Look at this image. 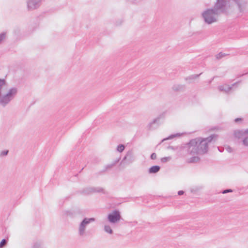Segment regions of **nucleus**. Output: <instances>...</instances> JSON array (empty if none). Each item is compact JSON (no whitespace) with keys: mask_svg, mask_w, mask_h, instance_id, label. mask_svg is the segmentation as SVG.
<instances>
[{"mask_svg":"<svg viewBox=\"0 0 248 248\" xmlns=\"http://www.w3.org/2000/svg\"><path fill=\"white\" fill-rule=\"evenodd\" d=\"M226 55H227V54H226V53H222V52H220V53H219L218 54H217L216 55V58L217 59H220L226 56Z\"/></svg>","mask_w":248,"mask_h":248,"instance_id":"28","label":"nucleus"},{"mask_svg":"<svg viewBox=\"0 0 248 248\" xmlns=\"http://www.w3.org/2000/svg\"><path fill=\"white\" fill-rule=\"evenodd\" d=\"M242 121V119L241 118H236L235 120H234V122L235 123H238L239 122H240V121Z\"/></svg>","mask_w":248,"mask_h":248,"instance_id":"33","label":"nucleus"},{"mask_svg":"<svg viewBox=\"0 0 248 248\" xmlns=\"http://www.w3.org/2000/svg\"><path fill=\"white\" fill-rule=\"evenodd\" d=\"M235 7V12L242 16L247 12L248 8V0H232Z\"/></svg>","mask_w":248,"mask_h":248,"instance_id":"6","label":"nucleus"},{"mask_svg":"<svg viewBox=\"0 0 248 248\" xmlns=\"http://www.w3.org/2000/svg\"><path fill=\"white\" fill-rule=\"evenodd\" d=\"M8 240L3 239L0 242V248H3L7 244Z\"/></svg>","mask_w":248,"mask_h":248,"instance_id":"25","label":"nucleus"},{"mask_svg":"<svg viewBox=\"0 0 248 248\" xmlns=\"http://www.w3.org/2000/svg\"><path fill=\"white\" fill-rule=\"evenodd\" d=\"M135 160V156L134 152L132 150H130L127 152L126 155L121 162L120 165L125 164L126 165H129L133 162Z\"/></svg>","mask_w":248,"mask_h":248,"instance_id":"8","label":"nucleus"},{"mask_svg":"<svg viewBox=\"0 0 248 248\" xmlns=\"http://www.w3.org/2000/svg\"><path fill=\"white\" fill-rule=\"evenodd\" d=\"M200 160V158L198 156H194L190 157L188 160V162L190 163H197L199 162Z\"/></svg>","mask_w":248,"mask_h":248,"instance_id":"19","label":"nucleus"},{"mask_svg":"<svg viewBox=\"0 0 248 248\" xmlns=\"http://www.w3.org/2000/svg\"><path fill=\"white\" fill-rule=\"evenodd\" d=\"M171 159V156L164 157L161 158V161L162 163H166Z\"/></svg>","mask_w":248,"mask_h":248,"instance_id":"27","label":"nucleus"},{"mask_svg":"<svg viewBox=\"0 0 248 248\" xmlns=\"http://www.w3.org/2000/svg\"><path fill=\"white\" fill-rule=\"evenodd\" d=\"M247 134L248 135V128L245 130L244 131H236L234 132L235 136L238 138H240L241 136H243ZM243 143L244 145L248 146V136H246L244 137L243 140Z\"/></svg>","mask_w":248,"mask_h":248,"instance_id":"12","label":"nucleus"},{"mask_svg":"<svg viewBox=\"0 0 248 248\" xmlns=\"http://www.w3.org/2000/svg\"><path fill=\"white\" fill-rule=\"evenodd\" d=\"M32 248H45L41 241H37L34 243Z\"/></svg>","mask_w":248,"mask_h":248,"instance_id":"21","label":"nucleus"},{"mask_svg":"<svg viewBox=\"0 0 248 248\" xmlns=\"http://www.w3.org/2000/svg\"><path fill=\"white\" fill-rule=\"evenodd\" d=\"M95 221L94 217H84L78 225V234L80 237L85 236L86 235V229L87 226L91 222Z\"/></svg>","mask_w":248,"mask_h":248,"instance_id":"5","label":"nucleus"},{"mask_svg":"<svg viewBox=\"0 0 248 248\" xmlns=\"http://www.w3.org/2000/svg\"><path fill=\"white\" fill-rule=\"evenodd\" d=\"M236 83H235L233 84L231 86H228L226 85L225 86H218V88L220 91H223L225 93H228L232 90V86L235 85Z\"/></svg>","mask_w":248,"mask_h":248,"instance_id":"14","label":"nucleus"},{"mask_svg":"<svg viewBox=\"0 0 248 248\" xmlns=\"http://www.w3.org/2000/svg\"><path fill=\"white\" fill-rule=\"evenodd\" d=\"M43 0H27V9L28 11H32L37 9L41 6Z\"/></svg>","mask_w":248,"mask_h":248,"instance_id":"9","label":"nucleus"},{"mask_svg":"<svg viewBox=\"0 0 248 248\" xmlns=\"http://www.w3.org/2000/svg\"><path fill=\"white\" fill-rule=\"evenodd\" d=\"M166 116V112H163L160 113L156 118L154 119V122H156L157 121H161V120H164Z\"/></svg>","mask_w":248,"mask_h":248,"instance_id":"20","label":"nucleus"},{"mask_svg":"<svg viewBox=\"0 0 248 248\" xmlns=\"http://www.w3.org/2000/svg\"><path fill=\"white\" fill-rule=\"evenodd\" d=\"M197 139H192L184 145L183 147V149L185 150L188 154L191 155H201L200 152L202 150H199L197 142L198 140Z\"/></svg>","mask_w":248,"mask_h":248,"instance_id":"4","label":"nucleus"},{"mask_svg":"<svg viewBox=\"0 0 248 248\" xmlns=\"http://www.w3.org/2000/svg\"><path fill=\"white\" fill-rule=\"evenodd\" d=\"M184 193V191L183 190H180L178 192V194L179 195H182Z\"/></svg>","mask_w":248,"mask_h":248,"instance_id":"34","label":"nucleus"},{"mask_svg":"<svg viewBox=\"0 0 248 248\" xmlns=\"http://www.w3.org/2000/svg\"><path fill=\"white\" fill-rule=\"evenodd\" d=\"M227 150L229 152H232V148L228 146L227 148Z\"/></svg>","mask_w":248,"mask_h":248,"instance_id":"37","label":"nucleus"},{"mask_svg":"<svg viewBox=\"0 0 248 248\" xmlns=\"http://www.w3.org/2000/svg\"><path fill=\"white\" fill-rule=\"evenodd\" d=\"M219 15L217 12L213 8L207 9L202 13L204 22L209 25L216 22Z\"/></svg>","mask_w":248,"mask_h":248,"instance_id":"2","label":"nucleus"},{"mask_svg":"<svg viewBox=\"0 0 248 248\" xmlns=\"http://www.w3.org/2000/svg\"><path fill=\"white\" fill-rule=\"evenodd\" d=\"M217 136L215 134H213L206 138H198L195 139L198 140L197 144L198 146L199 150H202L200 152L201 155L206 153L208 149V143L211 142L212 140Z\"/></svg>","mask_w":248,"mask_h":248,"instance_id":"3","label":"nucleus"},{"mask_svg":"<svg viewBox=\"0 0 248 248\" xmlns=\"http://www.w3.org/2000/svg\"><path fill=\"white\" fill-rule=\"evenodd\" d=\"M168 148L169 149H173V147H172V146H169Z\"/></svg>","mask_w":248,"mask_h":248,"instance_id":"39","label":"nucleus"},{"mask_svg":"<svg viewBox=\"0 0 248 248\" xmlns=\"http://www.w3.org/2000/svg\"><path fill=\"white\" fill-rule=\"evenodd\" d=\"M216 77L215 76L214 77L211 79H210V80H209V81L208 82V84H211V82H212V81L214 80V79L216 78Z\"/></svg>","mask_w":248,"mask_h":248,"instance_id":"36","label":"nucleus"},{"mask_svg":"<svg viewBox=\"0 0 248 248\" xmlns=\"http://www.w3.org/2000/svg\"><path fill=\"white\" fill-rule=\"evenodd\" d=\"M227 0H217L213 8L220 15L224 12Z\"/></svg>","mask_w":248,"mask_h":248,"instance_id":"11","label":"nucleus"},{"mask_svg":"<svg viewBox=\"0 0 248 248\" xmlns=\"http://www.w3.org/2000/svg\"><path fill=\"white\" fill-rule=\"evenodd\" d=\"M232 189H226L222 191V193L223 194H226L229 192H232Z\"/></svg>","mask_w":248,"mask_h":248,"instance_id":"31","label":"nucleus"},{"mask_svg":"<svg viewBox=\"0 0 248 248\" xmlns=\"http://www.w3.org/2000/svg\"><path fill=\"white\" fill-rule=\"evenodd\" d=\"M202 73H200V74H195V75H190L186 78H185V80L186 81H188V83H190L192 82V80H194L198 78L199 77V76L202 74Z\"/></svg>","mask_w":248,"mask_h":248,"instance_id":"16","label":"nucleus"},{"mask_svg":"<svg viewBox=\"0 0 248 248\" xmlns=\"http://www.w3.org/2000/svg\"><path fill=\"white\" fill-rule=\"evenodd\" d=\"M120 159H121V158L119 157V158H117L116 160H115L114 161H113L111 164H108L107 166H106L105 169L104 170H103V171H105L106 170L112 168L113 167H114L118 162H119Z\"/></svg>","mask_w":248,"mask_h":248,"instance_id":"17","label":"nucleus"},{"mask_svg":"<svg viewBox=\"0 0 248 248\" xmlns=\"http://www.w3.org/2000/svg\"><path fill=\"white\" fill-rule=\"evenodd\" d=\"M172 90L176 92L183 91L185 89V86L183 85L176 84L172 87Z\"/></svg>","mask_w":248,"mask_h":248,"instance_id":"18","label":"nucleus"},{"mask_svg":"<svg viewBox=\"0 0 248 248\" xmlns=\"http://www.w3.org/2000/svg\"><path fill=\"white\" fill-rule=\"evenodd\" d=\"M161 124L160 121H157L154 122V119L153 121L149 124L148 126L149 130H153L157 128Z\"/></svg>","mask_w":248,"mask_h":248,"instance_id":"13","label":"nucleus"},{"mask_svg":"<svg viewBox=\"0 0 248 248\" xmlns=\"http://www.w3.org/2000/svg\"><path fill=\"white\" fill-rule=\"evenodd\" d=\"M218 149L220 152H222L223 150V149H222V148L220 147H218Z\"/></svg>","mask_w":248,"mask_h":248,"instance_id":"38","label":"nucleus"},{"mask_svg":"<svg viewBox=\"0 0 248 248\" xmlns=\"http://www.w3.org/2000/svg\"><path fill=\"white\" fill-rule=\"evenodd\" d=\"M150 158L152 160H155L156 158V154L155 153H153L151 155Z\"/></svg>","mask_w":248,"mask_h":248,"instance_id":"30","label":"nucleus"},{"mask_svg":"<svg viewBox=\"0 0 248 248\" xmlns=\"http://www.w3.org/2000/svg\"><path fill=\"white\" fill-rule=\"evenodd\" d=\"M125 148V146L124 144H119L117 146V151L120 153H122L124 151Z\"/></svg>","mask_w":248,"mask_h":248,"instance_id":"24","label":"nucleus"},{"mask_svg":"<svg viewBox=\"0 0 248 248\" xmlns=\"http://www.w3.org/2000/svg\"><path fill=\"white\" fill-rule=\"evenodd\" d=\"M79 193L83 195H87L94 192H103L105 193L103 188L100 187H87L79 191Z\"/></svg>","mask_w":248,"mask_h":248,"instance_id":"10","label":"nucleus"},{"mask_svg":"<svg viewBox=\"0 0 248 248\" xmlns=\"http://www.w3.org/2000/svg\"><path fill=\"white\" fill-rule=\"evenodd\" d=\"M160 170V167L157 165L152 166L148 170V172L150 174L156 173Z\"/></svg>","mask_w":248,"mask_h":248,"instance_id":"15","label":"nucleus"},{"mask_svg":"<svg viewBox=\"0 0 248 248\" xmlns=\"http://www.w3.org/2000/svg\"><path fill=\"white\" fill-rule=\"evenodd\" d=\"M7 84L5 79L0 78V106L3 108L6 107L16 95L18 89L16 87L10 88L6 93L2 94V88Z\"/></svg>","mask_w":248,"mask_h":248,"instance_id":"1","label":"nucleus"},{"mask_svg":"<svg viewBox=\"0 0 248 248\" xmlns=\"http://www.w3.org/2000/svg\"><path fill=\"white\" fill-rule=\"evenodd\" d=\"M107 218L110 223L115 224L121 218V213L118 210H114L108 214Z\"/></svg>","mask_w":248,"mask_h":248,"instance_id":"7","label":"nucleus"},{"mask_svg":"<svg viewBox=\"0 0 248 248\" xmlns=\"http://www.w3.org/2000/svg\"><path fill=\"white\" fill-rule=\"evenodd\" d=\"M180 136V133H176V134H171L170 136H169L168 137L163 139L161 140V142L160 143H161V142H163L165 140H171V139H173L175 137H179Z\"/></svg>","mask_w":248,"mask_h":248,"instance_id":"22","label":"nucleus"},{"mask_svg":"<svg viewBox=\"0 0 248 248\" xmlns=\"http://www.w3.org/2000/svg\"><path fill=\"white\" fill-rule=\"evenodd\" d=\"M248 73V72H247V73H244V74H238L237 76V78H239V77H241L244 75H245L246 74H247Z\"/></svg>","mask_w":248,"mask_h":248,"instance_id":"35","label":"nucleus"},{"mask_svg":"<svg viewBox=\"0 0 248 248\" xmlns=\"http://www.w3.org/2000/svg\"><path fill=\"white\" fill-rule=\"evenodd\" d=\"M127 1L132 3H137L139 1V0H127Z\"/></svg>","mask_w":248,"mask_h":248,"instance_id":"32","label":"nucleus"},{"mask_svg":"<svg viewBox=\"0 0 248 248\" xmlns=\"http://www.w3.org/2000/svg\"><path fill=\"white\" fill-rule=\"evenodd\" d=\"M8 152H9L8 150L3 151L0 153V156H5V155H7V154H8Z\"/></svg>","mask_w":248,"mask_h":248,"instance_id":"29","label":"nucleus"},{"mask_svg":"<svg viewBox=\"0 0 248 248\" xmlns=\"http://www.w3.org/2000/svg\"><path fill=\"white\" fill-rule=\"evenodd\" d=\"M6 37V32H3L0 34V44L5 39Z\"/></svg>","mask_w":248,"mask_h":248,"instance_id":"26","label":"nucleus"},{"mask_svg":"<svg viewBox=\"0 0 248 248\" xmlns=\"http://www.w3.org/2000/svg\"><path fill=\"white\" fill-rule=\"evenodd\" d=\"M104 231L105 232L108 233L109 234L113 233V230L111 229L110 226L109 225H105L104 226Z\"/></svg>","mask_w":248,"mask_h":248,"instance_id":"23","label":"nucleus"}]
</instances>
